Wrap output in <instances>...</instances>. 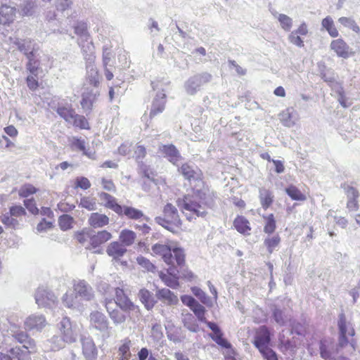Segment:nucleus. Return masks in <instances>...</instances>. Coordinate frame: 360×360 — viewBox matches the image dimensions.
Listing matches in <instances>:
<instances>
[{
  "instance_id": "f257e3e1",
  "label": "nucleus",
  "mask_w": 360,
  "mask_h": 360,
  "mask_svg": "<svg viewBox=\"0 0 360 360\" xmlns=\"http://www.w3.org/2000/svg\"><path fill=\"white\" fill-rule=\"evenodd\" d=\"M177 172L191 188V193L185 194L177 200L179 210L189 221L205 218L214 206L216 195L210 191L203 172L189 162L178 166Z\"/></svg>"
},
{
  "instance_id": "f03ea898",
  "label": "nucleus",
  "mask_w": 360,
  "mask_h": 360,
  "mask_svg": "<svg viewBox=\"0 0 360 360\" xmlns=\"http://www.w3.org/2000/svg\"><path fill=\"white\" fill-rule=\"evenodd\" d=\"M114 300L118 308L112 307V300L110 298H105L103 304L115 324L124 323L127 318L131 319V314L136 316L140 314L139 307L129 299L122 288H115Z\"/></svg>"
},
{
  "instance_id": "7ed1b4c3",
  "label": "nucleus",
  "mask_w": 360,
  "mask_h": 360,
  "mask_svg": "<svg viewBox=\"0 0 360 360\" xmlns=\"http://www.w3.org/2000/svg\"><path fill=\"white\" fill-rule=\"evenodd\" d=\"M338 339L335 346V352L340 353L344 348L349 346L353 353L357 346L356 340L354 338L356 332L352 323L347 321L345 314L339 315L338 321Z\"/></svg>"
},
{
  "instance_id": "20e7f679",
  "label": "nucleus",
  "mask_w": 360,
  "mask_h": 360,
  "mask_svg": "<svg viewBox=\"0 0 360 360\" xmlns=\"http://www.w3.org/2000/svg\"><path fill=\"white\" fill-rule=\"evenodd\" d=\"M98 195L100 199L104 202V207L111 210L120 217H125L129 219L139 220L144 216L143 212L140 210L131 206L120 205L117 199L108 193L101 192Z\"/></svg>"
},
{
  "instance_id": "39448f33",
  "label": "nucleus",
  "mask_w": 360,
  "mask_h": 360,
  "mask_svg": "<svg viewBox=\"0 0 360 360\" xmlns=\"http://www.w3.org/2000/svg\"><path fill=\"white\" fill-rule=\"evenodd\" d=\"M155 221L173 233H177L182 230V221L176 207L172 203L165 205L162 216L157 217Z\"/></svg>"
},
{
  "instance_id": "423d86ee",
  "label": "nucleus",
  "mask_w": 360,
  "mask_h": 360,
  "mask_svg": "<svg viewBox=\"0 0 360 360\" xmlns=\"http://www.w3.org/2000/svg\"><path fill=\"white\" fill-rule=\"evenodd\" d=\"M152 250L155 255L160 256L168 265L173 266L174 260L179 266L185 264V254L182 248H175L172 250L167 245L157 243L152 247Z\"/></svg>"
},
{
  "instance_id": "0eeeda50",
  "label": "nucleus",
  "mask_w": 360,
  "mask_h": 360,
  "mask_svg": "<svg viewBox=\"0 0 360 360\" xmlns=\"http://www.w3.org/2000/svg\"><path fill=\"white\" fill-rule=\"evenodd\" d=\"M89 328L102 333H109L111 326L107 316L101 311L95 310L89 316Z\"/></svg>"
},
{
  "instance_id": "6e6552de",
  "label": "nucleus",
  "mask_w": 360,
  "mask_h": 360,
  "mask_svg": "<svg viewBox=\"0 0 360 360\" xmlns=\"http://www.w3.org/2000/svg\"><path fill=\"white\" fill-rule=\"evenodd\" d=\"M26 211L21 205H13L10 207L9 213L3 214L1 217V222L6 226L12 229H16L18 225V221L13 218L20 217L26 215Z\"/></svg>"
},
{
  "instance_id": "1a4fd4ad",
  "label": "nucleus",
  "mask_w": 360,
  "mask_h": 360,
  "mask_svg": "<svg viewBox=\"0 0 360 360\" xmlns=\"http://www.w3.org/2000/svg\"><path fill=\"white\" fill-rule=\"evenodd\" d=\"M271 334L267 326H262L255 330L252 344L257 349L271 345Z\"/></svg>"
},
{
  "instance_id": "9d476101",
  "label": "nucleus",
  "mask_w": 360,
  "mask_h": 360,
  "mask_svg": "<svg viewBox=\"0 0 360 360\" xmlns=\"http://www.w3.org/2000/svg\"><path fill=\"white\" fill-rule=\"evenodd\" d=\"M112 238V233L107 230H101L97 232L91 231V244L88 245L86 248L96 250L110 240Z\"/></svg>"
},
{
  "instance_id": "9b49d317",
  "label": "nucleus",
  "mask_w": 360,
  "mask_h": 360,
  "mask_svg": "<svg viewBox=\"0 0 360 360\" xmlns=\"http://www.w3.org/2000/svg\"><path fill=\"white\" fill-rule=\"evenodd\" d=\"M82 354L86 360H96L98 349L92 338L84 337L81 339Z\"/></svg>"
},
{
  "instance_id": "f8f14e48",
  "label": "nucleus",
  "mask_w": 360,
  "mask_h": 360,
  "mask_svg": "<svg viewBox=\"0 0 360 360\" xmlns=\"http://www.w3.org/2000/svg\"><path fill=\"white\" fill-rule=\"evenodd\" d=\"M60 331L62 340L68 343H72L76 341V334L72 328L70 319L64 317L60 323Z\"/></svg>"
},
{
  "instance_id": "ddd939ff",
  "label": "nucleus",
  "mask_w": 360,
  "mask_h": 360,
  "mask_svg": "<svg viewBox=\"0 0 360 360\" xmlns=\"http://www.w3.org/2000/svg\"><path fill=\"white\" fill-rule=\"evenodd\" d=\"M159 151L173 165L177 166L178 162L182 159L180 152L173 144L162 145L159 148Z\"/></svg>"
},
{
  "instance_id": "4468645a",
  "label": "nucleus",
  "mask_w": 360,
  "mask_h": 360,
  "mask_svg": "<svg viewBox=\"0 0 360 360\" xmlns=\"http://www.w3.org/2000/svg\"><path fill=\"white\" fill-rule=\"evenodd\" d=\"M166 103V94L165 93L158 94L151 103L148 115L149 118L152 120L158 115L162 113L165 109Z\"/></svg>"
},
{
  "instance_id": "2eb2a0df",
  "label": "nucleus",
  "mask_w": 360,
  "mask_h": 360,
  "mask_svg": "<svg viewBox=\"0 0 360 360\" xmlns=\"http://www.w3.org/2000/svg\"><path fill=\"white\" fill-rule=\"evenodd\" d=\"M159 277L165 285L169 288L175 289L179 286L178 271L173 266H170L166 272L160 271Z\"/></svg>"
},
{
  "instance_id": "dca6fc26",
  "label": "nucleus",
  "mask_w": 360,
  "mask_h": 360,
  "mask_svg": "<svg viewBox=\"0 0 360 360\" xmlns=\"http://www.w3.org/2000/svg\"><path fill=\"white\" fill-rule=\"evenodd\" d=\"M17 9L7 4L0 6V26H9L15 20Z\"/></svg>"
},
{
  "instance_id": "f3484780",
  "label": "nucleus",
  "mask_w": 360,
  "mask_h": 360,
  "mask_svg": "<svg viewBox=\"0 0 360 360\" xmlns=\"http://www.w3.org/2000/svg\"><path fill=\"white\" fill-rule=\"evenodd\" d=\"M344 189L347 195V208L349 212H355L359 210V205L358 198L359 193L356 188L350 186H345Z\"/></svg>"
},
{
  "instance_id": "a211bd4d",
  "label": "nucleus",
  "mask_w": 360,
  "mask_h": 360,
  "mask_svg": "<svg viewBox=\"0 0 360 360\" xmlns=\"http://www.w3.org/2000/svg\"><path fill=\"white\" fill-rule=\"evenodd\" d=\"M155 296L157 300L166 306H174L179 303L178 296L168 288L158 289Z\"/></svg>"
},
{
  "instance_id": "6ab92c4d",
  "label": "nucleus",
  "mask_w": 360,
  "mask_h": 360,
  "mask_svg": "<svg viewBox=\"0 0 360 360\" xmlns=\"http://www.w3.org/2000/svg\"><path fill=\"white\" fill-rule=\"evenodd\" d=\"M320 356L324 360H331L334 354H338L331 338H324L319 342Z\"/></svg>"
},
{
  "instance_id": "aec40b11",
  "label": "nucleus",
  "mask_w": 360,
  "mask_h": 360,
  "mask_svg": "<svg viewBox=\"0 0 360 360\" xmlns=\"http://www.w3.org/2000/svg\"><path fill=\"white\" fill-rule=\"evenodd\" d=\"M207 326L212 330L213 333L210 334V338L221 347L229 349L231 345L223 338V333L218 326L213 322H206Z\"/></svg>"
},
{
  "instance_id": "412c9836",
  "label": "nucleus",
  "mask_w": 360,
  "mask_h": 360,
  "mask_svg": "<svg viewBox=\"0 0 360 360\" xmlns=\"http://www.w3.org/2000/svg\"><path fill=\"white\" fill-rule=\"evenodd\" d=\"M330 49L340 57L347 58L350 54V48L342 39H334L330 43Z\"/></svg>"
},
{
  "instance_id": "4be33fe9",
  "label": "nucleus",
  "mask_w": 360,
  "mask_h": 360,
  "mask_svg": "<svg viewBox=\"0 0 360 360\" xmlns=\"http://www.w3.org/2000/svg\"><path fill=\"white\" fill-rule=\"evenodd\" d=\"M13 338L20 343L22 344V348L27 350V354L35 353L37 352L36 345L34 340L24 332L16 333Z\"/></svg>"
},
{
  "instance_id": "5701e85b",
  "label": "nucleus",
  "mask_w": 360,
  "mask_h": 360,
  "mask_svg": "<svg viewBox=\"0 0 360 360\" xmlns=\"http://www.w3.org/2000/svg\"><path fill=\"white\" fill-rule=\"evenodd\" d=\"M110 219L105 214L99 212H92L88 219V224L94 229L103 228L109 224Z\"/></svg>"
},
{
  "instance_id": "b1692460",
  "label": "nucleus",
  "mask_w": 360,
  "mask_h": 360,
  "mask_svg": "<svg viewBox=\"0 0 360 360\" xmlns=\"http://www.w3.org/2000/svg\"><path fill=\"white\" fill-rule=\"evenodd\" d=\"M73 288L77 296L86 300H90L94 297L91 288L84 281H79L75 283Z\"/></svg>"
},
{
  "instance_id": "393cba45",
  "label": "nucleus",
  "mask_w": 360,
  "mask_h": 360,
  "mask_svg": "<svg viewBox=\"0 0 360 360\" xmlns=\"http://www.w3.org/2000/svg\"><path fill=\"white\" fill-rule=\"evenodd\" d=\"M233 225L238 233L245 236L250 235L252 228L250 221L244 216L238 215L234 219Z\"/></svg>"
},
{
  "instance_id": "a878e982",
  "label": "nucleus",
  "mask_w": 360,
  "mask_h": 360,
  "mask_svg": "<svg viewBox=\"0 0 360 360\" xmlns=\"http://www.w3.org/2000/svg\"><path fill=\"white\" fill-rule=\"evenodd\" d=\"M138 295L141 302L147 310H151L155 306L157 300L153 296V294L148 289H141Z\"/></svg>"
},
{
  "instance_id": "bb28decb",
  "label": "nucleus",
  "mask_w": 360,
  "mask_h": 360,
  "mask_svg": "<svg viewBox=\"0 0 360 360\" xmlns=\"http://www.w3.org/2000/svg\"><path fill=\"white\" fill-rule=\"evenodd\" d=\"M106 252L113 259H120L127 252V249L120 242L113 241L108 245Z\"/></svg>"
},
{
  "instance_id": "cd10ccee",
  "label": "nucleus",
  "mask_w": 360,
  "mask_h": 360,
  "mask_svg": "<svg viewBox=\"0 0 360 360\" xmlns=\"http://www.w3.org/2000/svg\"><path fill=\"white\" fill-rule=\"evenodd\" d=\"M259 199L262 207L266 210L273 204L274 196L269 189L262 187L259 189Z\"/></svg>"
},
{
  "instance_id": "c85d7f7f",
  "label": "nucleus",
  "mask_w": 360,
  "mask_h": 360,
  "mask_svg": "<svg viewBox=\"0 0 360 360\" xmlns=\"http://www.w3.org/2000/svg\"><path fill=\"white\" fill-rule=\"evenodd\" d=\"M46 325V319L43 316H30L25 321L26 330L41 329Z\"/></svg>"
},
{
  "instance_id": "c756f323",
  "label": "nucleus",
  "mask_w": 360,
  "mask_h": 360,
  "mask_svg": "<svg viewBox=\"0 0 360 360\" xmlns=\"http://www.w3.org/2000/svg\"><path fill=\"white\" fill-rule=\"evenodd\" d=\"M99 96V92L95 93L89 91L84 93L82 95V100L80 101L81 106L83 110L91 111L93 108L94 102L96 101L97 97Z\"/></svg>"
},
{
  "instance_id": "7c9ffc66",
  "label": "nucleus",
  "mask_w": 360,
  "mask_h": 360,
  "mask_svg": "<svg viewBox=\"0 0 360 360\" xmlns=\"http://www.w3.org/2000/svg\"><path fill=\"white\" fill-rule=\"evenodd\" d=\"M70 147L72 150H78L83 153V155L92 158L91 154L88 153L85 146V141L82 138L72 137L70 140Z\"/></svg>"
},
{
  "instance_id": "2f4dec72",
  "label": "nucleus",
  "mask_w": 360,
  "mask_h": 360,
  "mask_svg": "<svg viewBox=\"0 0 360 360\" xmlns=\"http://www.w3.org/2000/svg\"><path fill=\"white\" fill-rule=\"evenodd\" d=\"M72 124V126L75 128H78L79 129H91V126L87 118L82 115L75 112L72 119L70 122Z\"/></svg>"
},
{
  "instance_id": "473e14b6",
  "label": "nucleus",
  "mask_w": 360,
  "mask_h": 360,
  "mask_svg": "<svg viewBox=\"0 0 360 360\" xmlns=\"http://www.w3.org/2000/svg\"><path fill=\"white\" fill-rule=\"evenodd\" d=\"M56 112L67 122H71L76 112L70 105H59L56 109Z\"/></svg>"
},
{
  "instance_id": "72a5a7b5",
  "label": "nucleus",
  "mask_w": 360,
  "mask_h": 360,
  "mask_svg": "<svg viewBox=\"0 0 360 360\" xmlns=\"http://www.w3.org/2000/svg\"><path fill=\"white\" fill-rule=\"evenodd\" d=\"M281 238L278 234H275L266 238L264 240V245L269 254L273 252L279 246Z\"/></svg>"
},
{
  "instance_id": "f704fd0d",
  "label": "nucleus",
  "mask_w": 360,
  "mask_h": 360,
  "mask_svg": "<svg viewBox=\"0 0 360 360\" xmlns=\"http://www.w3.org/2000/svg\"><path fill=\"white\" fill-rule=\"evenodd\" d=\"M285 193L293 200L304 201L307 196L295 186L289 185L285 189Z\"/></svg>"
},
{
  "instance_id": "c9c22d12",
  "label": "nucleus",
  "mask_w": 360,
  "mask_h": 360,
  "mask_svg": "<svg viewBox=\"0 0 360 360\" xmlns=\"http://www.w3.org/2000/svg\"><path fill=\"white\" fill-rule=\"evenodd\" d=\"M322 27L328 32L329 35L332 37H337L339 35L338 30H337L333 20L330 16H327L321 21Z\"/></svg>"
},
{
  "instance_id": "e433bc0d",
  "label": "nucleus",
  "mask_w": 360,
  "mask_h": 360,
  "mask_svg": "<svg viewBox=\"0 0 360 360\" xmlns=\"http://www.w3.org/2000/svg\"><path fill=\"white\" fill-rule=\"evenodd\" d=\"M131 340L127 338L122 340V345L120 346L118 352L120 360H129L131 358L130 346Z\"/></svg>"
},
{
  "instance_id": "4c0bfd02",
  "label": "nucleus",
  "mask_w": 360,
  "mask_h": 360,
  "mask_svg": "<svg viewBox=\"0 0 360 360\" xmlns=\"http://www.w3.org/2000/svg\"><path fill=\"white\" fill-rule=\"evenodd\" d=\"M136 239V233L129 229H123L120 234V240L124 246H129L132 245Z\"/></svg>"
},
{
  "instance_id": "58836bf2",
  "label": "nucleus",
  "mask_w": 360,
  "mask_h": 360,
  "mask_svg": "<svg viewBox=\"0 0 360 360\" xmlns=\"http://www.w3.org/2000/svg\"><path fill=\"white\" fill-rule=\"evenodd\" d=\"M265 224L264 226V232L266 234H272L276 229V221L274 214H269L264 217Z\"/></svg>"
},
{
  "instance_id": "ea45409f",
  "label": "nucleus",
  "mask_w": 360,
  "mask_h": 360,
  "mask_svg": "<svg viewBox=\"0 0 360 360\" xmlns=\"http://www.w3.org/2000/svg\"><path fill=\"white\" fill-rule=\"evenodd\" d=\"M79 206L89 211H94L96 210V199L92 196H83L80 198Z\"/></svg>"
},
{
  "instance_id": "a19ab883",
  "label": "nucleus",
  "mask_w": 360,
  "mask_h": 360,
  "mask_svg": "<svg viewBox=\"0 0 360 360\" xmlns=\"http://www.w3.org/2000/svg\"><path fill=\"white\" fill-rule=\"evenodd\" d=\"M86 79L90 85L95 87H98L99 86V72L94 65L91 66Z\"/></svg>"
},
{
  "instance_id": "79ce46f5",
  "label": "nucleus",
  "mask_w": 360,
  "mask_h": 360,
  "mask_svg": "<svg viewBox=\"0 0 360 360\" xmlns=\"http://www.w3.org/2000/svg\"><path fill=\"white\" fill-rule=\"evenodd\" d=\"M75 238L77 240V241L82 245H84L86 242L89 243L88 245H90L91 231L83 229L80 231H77L75 233Z\"/></svg>"
},
{
  "instance_id": "37998d69",
  "label": "nucleus",
  "mask_w": 360,
  "mask_h": 360,
  "mask_svg": "<svg viewBox=\"0 0 360 360\" xmlns=\"http://www.w3.org/2000/svg\"><path fill=\"white\" fill-rule=\"evenodd\" d=\"M74 219L68 214L61 215L58 218V224L63 231H67L72 228Z\"/></svg>"
},
{
  "instance_id": "c03bdc74",
  "label": "nucleus",
  "mask_w": 360,
  "mask_h": 360,
  "mask_svg": "<svg viewBox=\"0 0 360 360\" xmlns=\"http://www.w3.org/2000/svg\"><path fill=\"white\" fill-rule=\"evenodd\" d=\"M258 351L265 360H278L276 352L271 348V345L262 347Z\"/></svg>"
},
{
  "instance_id": "a18cd8bd",
  "label": "nucleus",
  "mask_w": 360,
  "mask_h": 360,
  "mask_svg": "<svg viewBox=\"0 0 360 360\" xmlns=\"http://www.w3.org/2000/svg\"><path fill=\"white\" fill-rule=\"evenodd\" d=\"M38 189L30 184L22 185L18 191V195L21 198H27L37 192Z\"/></svg>"
},
{
  "instance_id": "49530a36",
  "label": "nucleus",
  "mask_w": 360,
  "mask_h": 360,
  "mask_svg": "<svg viewBox=\"0 0 360 360\" xmlns=\"http://www.w3.org/2000/svg\"><path fill=\"white\" fill-rule=\"evenodd\" d=\"M338 21L341 25L349 27L354 32L357 34L360 32V27L352 18L341 17L338 19Z\"/></svg>"
},
{
  "instance_id": "de8ad7c7",
  "label": "nucleus",
  "mask_w": 360,
  "mask_h": 360,
  "mask_svg": "<svg viewBox=\"0 0 360 360\" xmlns=\"http://www.w3.org/2000/svg\"><path fill=\"white\" fill-rule=\"evenodd\" d=\"M278 20L280 22L281 27L285 31H290L292 27V20L291 18L285 14H279Z\"/></svg>"
},
{
  "instance_id": "09e8293b",
  "label": "nucleus",
  "mask_w": 360,
  "mask_h": 360,
  "mask_svg": "<svg viewBox=\"0 0 360 360\" xmlns=\"http://www.w3.org/2000/svg\"><path fill=\"white\" fill-rule=\"evenodd\" d=\"M191 309L193 311V313L198 317L199 321H200L201 322L205 323H206V322H208L205 318V311H205V307L202 305H201L200 304H199L198 302Z\"/></svg>"
},
{
  "instance_id": "8fccbe9b",
  "label": "nucleus",
  "mask_w": 360,
  "mask_h": 360,
  "mask_svg": "<svg viewBox=\"0 0 360 360\" xmlns=\"http://www.w3.org/2000/svg\"><path fill=\"white\" fill-rule=\"evenodd\" d=\"M75 33L78 36H89L88 26L85 22H78L74 27Z\"/></svg>"
},
{
  "instance_id": "3c124183",
  "label": "nucleus",
  "mask_w": 360,
  "mask_h": 360,
  "mask_svg": "<svg viewBox=\"0 0 360 360\" xmlns=\"http://www.w3.org/2000/svg\"><path fill=\"white\" fill-rule=\"evenodd\" d=\"M91 184L89 180L84 176H79L76 178L75 182V188H80L83 190H87L91 187Z\"/></svg>"
},
{
  "instance_id": "603ef678",
  "label": "nucleus",
  "mask_w": 360,
  "mask_h": 360,
  "mask_svg": "<svg viewBox=\"0 0 360 360\" xmlns=\"http://www.w3.org/2000/svg\"><path fill=\"white\" fill-rule=\"evenodd\" d=\"M136 260L138 264L145 268L148 271L154 272L156 270L155 266L148 259L141 256L138 257Z\"/></svg>"
},
{
  "instance_id": "864d4df0",
  "label": "nucleus",
  "mask_w": 360,
  "mask_h": 360,
  "mask_svg": "<svg viewBox=\"0 0 360 360\" xmlns=\"http://www.w3.org/2000/svg\"><path fill=\"white\" fill-rule=\"evenodd\" d=\"M26 83H27V87L29 88V89L31 91H36L39 86V83L38 82L37 75V76H35L34 75H28L26 77Z\"/></svg>"
},
{
  "instance_id": "5fc2aeb1",
  "label": "nucleus",
  "mask_w": 360,
  "mask_h": 360,
  "mask_svg": "<svg viewBox=\"0 0 360 360\" xmlns=\"http://www.w3.org/2000/svg\"><path fill=\"white\" fill-rule=\"evenodd\" d=\"M24 205L32 214L37 215L39 214V210L37 207L36 202L34 198L26 199L24 200Z\"/></svg>"
},
{
  "instance_id": "6e6d98bb",
  "label": "nucleus",
  "mask_w": 360,
  "mask_h": 360,
  "mask_svg": "<svg viewBox=\"0 0 360 360\" xmlns=\"http://www.w3.org/2000/svg\"><path fill=\"white\" fill-rule=\"evenodd\" d=\"M9 353L11 354V357L13 359L21 360L23 354L27 353V351L25 352L22 349V347H13L9 350Z\"/></svg>"
},
{
  "instance_id": "4d7b16f0",
  "label": "nucleus",
  "mask_w": 360,
  "mask_h": 360,
  "mask_svg": "<svg viewBox=\"0 0 360 360\" xmlns=\"http://www.w3.org/2000/svg\"><path fill=\"white\" fill-rule=\"evenodd\" d=\"M301 35L297 34L295 32H292L289 36L288 39L290 43L292 44L298 46V47H303L304 46L303 40L301 39Z\"/></svg>"
},
{
  "instance_id": "13d9d810",
  "label": "nucleus",
  "mask_w": 360,
  "mask_h": 360,
  "mask_svg": "<svg viewBox=\"0 0 360 360\" xmlns=\"http://www.w3.org/2000/svg\"><path fill=\"white\" fill-rule=\"evenodd\" d=\"M193 321H194V317L192 314H189L184 319V326L190 330L195 332L197 331L198 325L196 323H193Z\"/></svg>"
},
{
  "instance_id": "bf43d9fd",
  "label": "nucleus",
  "mask_w": 360,
  "mask_h": 360,
  "mask_svg": "<svg viewBox=\"0 0 360 360\" xmlns=\"http://www.w3.org/2000/svg\"><path fill=\"white\" fill-rule=\"evenodd\" d=\"M39 65V62L38 60L27 61L26 68L31 75L37 76L38 75Z\"/></svg>"
},
{
  "instance_id": "052dcab7",
  "label": "nucleus",
  "mask_w": 360,
  "mask_h": 360,
  "mask_svg": "<svg viewBox=\"0 0 360 360\" xmlns=\"http://www.w3.org/2000/svg\"><path fill=\"white\" fill-rule=\"evenodd\" d=\"M146 149L144 146L137 145L134 150V156L136 160L143 159L146 155Z\"/></svg>"
},
{
  "instance_id": "680f3d73",
  "label": "nucleus",
  "mask_w": 360,
  "mask_h": 360,
  "mask_svg": "<svg viewBox=\"0 0 360 360\" xmlns=\"http://www.w3.org/2000/svg\"><path fill=\"white\" fill-rule=\"evenodd\" d=\"M101 184L103 186V188L108 191H115L116 186L113 181L110 179H107L105 178L101 179Z\"/></svg>"
},
{
  "instance_id": "e2e57ef3",
  "label": "nucleus",
  "mask_w": 360,
  "mask_h": 360,
  "mask_svg": "<svg viewBox=\"0 0 360 360\" xmlns=\"http://www.w3.org/2000/svg\"><path fill=\"white\" fill-rule=\"evenodd\" d=\"M75 205L65 201H61L58 204V208L63 212H68L74 210Z\"/></svg>"
},
{
  "instance_id": "0e129e2a",
  "label": "nucleus",
  "mask_w": 360,
  "mask_h": 360,
  "mask_svg": "<svg viewBox=\"0 0 360 360\" xmlns=\"http://www.w3.org/2000/svg\"><path fill=\"white\" fill-rule=\"evenodd\" d=\"M32 43V40H24L22 42L17 41L15 44L18 46V49L20 51L22 52L25 54V52H27L30 49V44Z\"/></svg>"
},
{
  "instance_id": "69168bd1",
  "label": "nucleus",
  "mask_w": 360,
  "mask_h": 360,
  "mask_svg": "<svg viewBox=\"0 0 360 360\" xmlns=\"http://www.w3.org/2000/svg\"><path fill=\"white\" fill-rule=\"evenodd\" d=\"M63 302L66 307H72L75 304L73 295L72 294L65 293L63 297Z\"/></svg>"
},
{
  "instance_id": "338daca9",
  "label": "nucleus",
  "mask_w": 360,
  "mask_h": 360,
  "mask_svg": "<svg viewBox=\"0 0 360 360\" xmlns=\"http://www.w3.org/2000/svg\"><path fill=\"white\" fill-rule=\"evenodd\" d=\"M181 301L184 304L189 307L190 309L193 307V306H195L198 303V302L193 297H191L190 295L182 296Z\"/></svg>"
},
{
  "instance_id": "774afa93",
  "label": "nucleus",
  "mask_w": 360,
  "mask_h": 360,
  "mask_svg": "<svg viewBox=\"0 0 360 360\" xmlns=\"http://www.w3.org/2000/svg\"><path fill=\"white\" fill-rule=\"evenodd\" d=\"M293 32L301 36H307L309 33L308 26L305 22H302L300 25V26Z\"/></svg>"
}]
</instances>
